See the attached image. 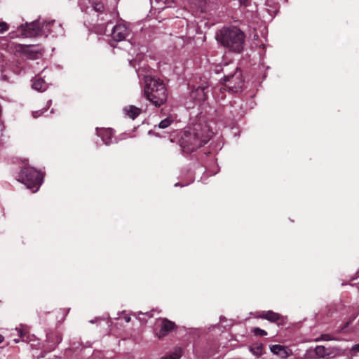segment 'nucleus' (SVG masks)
<instances>
[{"label":"nucleus","instance_id":"obj_1","mask_svg":"<svg viewBox=\"0 0 359 359\" xmlns=\"http://www.w3.org/2000/svg\"><path fill=\"white\" fill-rule=\"evenodd\" d=\"M210 134L206 127L196 125L183 132L180 139L181 147L191 152L205 144L210 139Z\"/></svg>","mask_w":359,"mask_h":359},{"label":"nucleus","instance_id":"obj_2","mask_svg":"<svg viewBox=\"0 0 359 359\" xmlns=\"http://www.w3.org/2000/svg\"><path fill=\"white\" fill-rule=\"evenodd\" d=\"M216 39L229 50L240 53L243 49L245 34L236 27H223L217 33Z\"/></svg>","mask_w":359,"mask_h":359},{"label":"nucleus","instance_id":"obj_3","mask_svg":"<svg viewBox=\"0 0 359 359\" xmlns=\"http://www.w3.org/2000/svg\"><path fill=\"white\" fill-rule=\"evenodd\" d=\"M144 93L147 99L156 107L163 104L168 98L167 89L163 81L154 77H145Z\"/></svg>","mask_w":359,"mask_h":359},{"label":"nucleus","instance_id":"obj_4","mask_svg":"<svg viewBox=\"0 0 359 359\" xmlns=\"http://www.w3.org/2000/svg\"><path fill=\"white\" fill-rule=\"evenodd\" d=\"M19 181L22 182L28 189L35 188L33 192H36L43 182V176L34 168L25 167L20 172Z\"/></svg>","mask_w":359,"mask_h":359},{"label":"nucleus","instance_id":"obj_5","mask_svg":"<svg viewBox=\"0 0 359 359\" xmlns=\"http://www.w3.org/2000/svg\"><path fill=\"white\" fill-rule=\"evenodd\" d=\"M234 72L224 77V85L231 93L238 92L243 83L241 71L237 67H233Z\"/></svg>","mask_w":359,"mask_h":359},{"label":"nucleus","instance_id":"obj_6","mask_svg":"<svg viewBox=\"0 0 359 359\" xmlns=\"http://www.w3.org/2000/svg\"><path fill=\"white\" fill-rule=\"evenodd\" d=\"M52 34L54 36H57L63 34V29L60 24L55 20L43 22L40 23V36H47Z\"/></svg>","mask_w":359,"mask_h":359},{"label":"nucleus","instance_id":"obj_7","mask_svg":"<svg viewBox=\"0 0 359 359\" xmlns=\"http://www.w3.org/2000/svg\"><path fill=\"white\" fill-rule=\"evenodd\" d=\"M21 34L25 37H34L40 36V22L34 21L25 26L20 27Z\"/></svg>","mask_w":359,"mask_h":359},{"label":"nucleus","instance_id":"obj_8","mask_svg":"<svg viewBox=\"0 0 359 359\" xmlns=\"http://www.w3.org/2000/svg\"><path fill=\"white\" fill-rule=\"evenodd\" d=\"M130 29L126 25L118 24L112 29L111 38L114 41H121L127 38L130 34Z\"/></svg>","mask_w":359,"mask_h":359},{"label":"nucleus","instance_id":"obj_9","mask_svg":"<svg viewBox=\"0 0 359 359\" xmlns=\"http://www.w3.org/2000/svg\"><path fill=\"white\" fill-rule=\"evenodd\" d=\"M22 53L28 59L35 60L41 55L43 50L38 46H20Z\"/></svg>","mask_w":359,"mask_h":359},{"label":"nucleus","instance_id":"obj_10","mask_svg":"<svg viewBox=\"0 0 359 359\" xmlns=\"http://www.w3.org/2000/svg\"><path fill=\"white\" fill-rule=\"evenodd\" d=\"M305 356L309 359L323 358L326 357V347L317 346L314 349H308L306 351Z\"/></svg>","mask_w":359,"mask_h":359},{"label":"nucleus","instance_id":"obj_11","mask_svg":"<svg viewBox=\"0 0 359 359\" xmlns=\"http://www.w3.org/2000/svg\"><path fill=\"white\" fill-rule=\"evenodd\" d=\"M175 325L173 322L164 318L161 320L160 325V330L157 333L158 338H162L166 336L169 332L174 330Z\"/></svg>","mask_w":359,"mask_h":359},{"label":"nucleus","instance_id":"obj_12","mask_svg":"<svg viewBox=\"0 0 359 359\" xmlns=\"http://www.w3.org/2000/svg\"><path fill=\"white\" fill-rule=\"evenodd\" d=\"M270 350L273 354L278 355L283 358H285L291 354V351L289 348L281 345H272L270 347Z\"/></svg>","mask_w":359,"mask_h":359},{"label":"nucleus","instance_id":"obj_13","mask_svg":"<svg viewBox=\"0 0 359 359\" xmlns=\"http://www.w3.org/2000/svg\"><path fill=\"white\" fill-rule=\"evenodd\" d=\"M281 316L275 313L272 311H267L262 312V314L259 315V318L266 319L271 323H275L280 319Z\"/></svg>","mask_w":359,"mask_h":359},{"label":"nucleus","instance_id":"obj_14","mask_svg":"<svg viewBox=\"0 0 359 359\" xmlns=\"http://www.w3.org/2000/svg\"><path fill=\"white\" fill-rule=\"evenodd\" d=\"M123 111L129 118L135 119L140 114L141 109L133 105H129L123 109Z\"/></svg>","mask_w":359,"mask_h":359},{"label":"nucleus","instance_id":"obj_15","mask_svg":"<svg viewBox=\"0 0 359 359\" xmlns=\"http://www.w3.org/2000/svg\"><path fill=\"white\" fill-rule=\"evenodd\" d=\"M48 84L41 78H36L34 80L32 88L37 91H44L46 90Z\"/></svg>","mask_w":359,"mask_h":359},{"label":"nucleus","instance_id":"obj_16","mask_svg":"<svg viewBox=\"0 0 359 359\" xmlns=\"http://www.w3.org/2000/svg\"><path fill=\"white\" fill-rule=\"evenodd\" d=\"M102 137V140L106 145H108L112 142L113 132L110 129L104 130L100 134Z\"/></svg>","mask_w":359,"mask_h":359},{"label":"nucleus","instance_id":"obj_17","mask_svg":"<svg viewBox=\"0 0 359 359\" xmlns=\"http://www.w3.org/2000/svg\"><path fill=\"white\" fill-rule=\"evenodd\" d=\"M341 354V350L338 347H326V357L334 358Z\"/></svg>","mask_w":359,"mask_h":359},{"label":"nucleus","instance_id":"obj_18","mask_svg":"<svg viewBox=\"0 0 359 359\" xmlns=\"http://www.w3.org/2000/svg\"><path fill=\"white\" fill-rule=\"evenodd\" d=\"M182 356V351L180 348H176L170 355L162 357L161 359H180Z\"/></svg>","mask_w":359,"mask_h":359},{"label":"nucleus","instance_id":"obj_19","mask_svg":"<svg viewBox=\"0 0 359 359\" xmlns=\"http://www.w3.org/2000/svg\"><path fill=\"white\" fill-rule=\"evenodd\" d=\"M250 352L255 356H260L262 354V346L256 344L250 347Z\"/></svg>","mask_w":359,"mask_h":359},{"label":"nucleus","instance_id":"obj_20","mask_svg":"<svg viewBox=\"0 0 359 359\" xmlns=\"http://www.w3.org/2000/svg\"><path fill=\"white\" fill-rule=\"evenodd\" d=\"M172 119H171L170 118H166L159 123L158 128L165 129L168 128L172 123Z\"/></svg>","mask_w":359,"mask_h":359},{"label":"nucleus","instance_id":"obj_21","mask_svg":"<svg viewBox=\"0 0 359 359\" xmlns=\"http://www.w3.org/2000/svg\"><path fill=\"white\" fill-rule=\"evenodd\" d=\"M51 103H52V100H49L48 102H47V104H46V108L43 109L42 110H39V111H34L33 112V116L34 118H37L39 116H40L44 111H47V109L50 107V106L51 105Z\"/></svg>","mask_w":359,"mask_h":359},{"label":"nucleus","instance_id":"obj_22","mask_svg":"<svg viewBox=\"0 0 359 359\" xmlns=\"http://www.w3.org/2000/svg\"><path fill=\"white\" fill-rule=\"evenodd\" d=\"M93 8L95 11L98 12V13H102L104 10V5L101 2H93Z\"/></svg>","mask_w":359,"mask_h":359},{"label":"nucleus","instance_id":"obj_23","mask_svg":"<svg viewBox=\"0 0 359 359\" xmlns=\"http://www.w3.org/2000/svg\"><path fill=\"white\" fill-rule=\"evenodd\" d=\"M334 339H335L331 337L329 334H322L319 338L316 339V341H330V340H334Z\"/></svg>","mask_w":359,"mask_h":359},{"label":"nucleus","instance_id":"obj_24","mask_svg":"<svg viewBox=\"0 0 359 359\" xmlns=\"http://www.w3.org/2000/svg\"><path fill=\"white\" fill-rule=\"evenodd\" d=\"M253 332L255 334L259 336H266L267 334V332L265 330H262L259 327H255L253 329Z\"/></svg>","mask_w":359,"mask_h":359},{"label":"nucleus","instance_id":"obj_25","mask_svg":"<svg viewBox=\"0 0 359 359\" xmlns=\"http://www.w3.org/2000/svg\"><path fill=\"white\" fill-rule=\"evenodd\" d=\"M8 29V25L5 22H0V34H3Z\"/></svg>","mask_w":359,"mask_h":359},{"label":"nucleus","instance_id":"obj_26","mask_svg":"<svg viewBox=\"0 0 359 359\" xmlns=\"http://www.w3.org/2000/svg\"><path fill=\"white\" fill-rule=\"evenodd\" d=\"M351 352L352 354H355L358 352H359V344H355L353 346H352L351 349Z\"/></svg>","mask_w":359,"mask_h":359},{"label":"nucleus","instance_id":"obj_27","mask_svg":"<svg viewBox=\"0 0 359 359\" xmlns=\"http://www.w3.org/2000/svg\"><path fill=\"white\" fill-rule=\"evenodd\" d=\"M16 330L18 331L19 336L22 338V340H24V337L26 334V332L24 331L22 328H16Z\"/></svg>","mask_w":359,"mask_h":359},{"label":"nucleus","instance_id":"obj_28","mask_svg":"<svg viewBox=\"0 0 359 359\" xmlns=\"http://www.w3.org/2000/svg\"><path fill=\"white\" fill-rule=\"evenodd\" d=\"M355 316H353V318H352L351 320H350L349 321H348L347 323H346L344 324V325L341 327V330H345L346 327H348V326L349 325V324H350V323H351V321H352L353 320H354V319H355Z\"/></svg>","mask_w":359,"mask_h":359},{"label":"nucleus","instance_id":"obj_29","mask_svg":"<svg viewBox=\"0 0 359 359\" xmlns=\"http://www.w3.org/2000/svg\"><path fill=\"white\" fill-rule=\"evenodd\" d=\"M222 70L223 72H224V71L223 70V69H222V68H221V67H220V66H218V65L215 66V69H214V71H215V73H217V74L219 73V72H220V71H222Z\"/></svg>","mask_w":359,"mask_h":359},{"label":"nucleus","instance_id":"obj_30","mask_svg":"<svg viewBox=\"0 0 359 359\" xmlns=\"http://www.w3.org/2000/svg\"><path fill=\"white\" fill-rule=\"evenodd\" d=\"M107 13H101V16H100V18L99 20L100 21L107 20V19L104 18V16H107Z\"/></svg>","mask_w":359,"mask_h":359},{"label":"nucleus","instance_id":"obj_31","mask_svg":"<svg viewBox=\"0 0 359 359\" xmlns=\"http://www.w3.org/2000/svg\"><path fill=\"white\" fill-rule=\"evenodd\" d=\"M204 90H205V88H198L197 89V91H198V93H203V96H205Z\"/></svg>","mask_w":359,"mask_h":359},{"label":"nucleus","instance_id":"obj_32","mask_svg":"<svg viewBox=\"0 0 359 359\" xmlns=\"http://www.w3.org/2000/svg\"><path fill=\"white\" fill-rule=\"evenodd\" d=\"M248 0H239L240 4L246 6Z\"/></svg>","mask_w":359,"mask_h":359},{"label":"nucleus","instance_id":"obj_33","mask_svg":"<svg viewBox=\"0 0 359 359\" xmlns=\"http://www.w3.org/2000/svg\"><path fill=\"white\" fill-rule=\"evenodd\" d=\"M124 318V320H126V322H127V323L130 322V320H131L130 317V316H124V318Z\"/></svg>","mask_w":359,"mask_h":359},{"label":"nucleus","instance_id":"obj_34","mask_svg":"<svg viewBox=\"0 0 359 359\" xmlns=\"http://www.w3.org/2000/svg\"><path fill=\"white\" fill-rule=\"evenodd\" d=\"M51 27V30H57V27L55 25H53V26H50Z\"/></svg>","mask_w":359,"mask_h":359},{"label":"nucleus","instance_id":"obj_35","mask_svg":"<svg viewBox=\"0 0 359 359\" xmlns=\"http://www.w3.org/2000/svg\"><path fill=\"white\" fill-rule=\"evenodd\" d=\"M4 337L0 334V343H1L4 341Z\"/></svg>","mask_w":359,"mask_h":359},{"label":"nucleus","instance_id":"obj_36","mask_svg":"<svg viewBox=\"0 0 359 359\" xmlns=\"http://www.w3.org/2000/svg\"><path fill=\"white\" fill-rule=\"evenodd\" d=\"M13 341H14L15 343H18L20 341V339H15Z\"/></svg>","mask_w":359,"mask_h":359}]
</instances>
